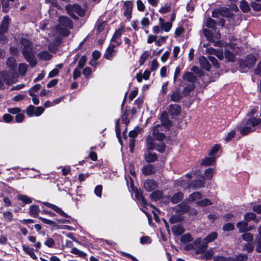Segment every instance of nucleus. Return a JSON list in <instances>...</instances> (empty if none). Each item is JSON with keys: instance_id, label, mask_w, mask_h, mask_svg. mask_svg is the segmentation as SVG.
I'll use <instances>...</instances> for the list:
<instances>
[{"instance_id": "64", "label": "nucleus", "mask_w": 261, "mask_h": 261, "mask_svg": "<svg viewBox=\"0 0 261 261\" xmlns=\"http://www.w3.org/2000/svg\"><path fill=\"white\" fill-rule=\"evenodd\" d=\"M167 38V36H162L158 40H155V44L157 46H161L166 42Z\"/></svg>"}, {"instance_id": "45", "label": "nucleus", "mask_w": 261, "mask_h": 261, "mask_svg": "<svg viewBox=\"0 0 261 261\" xmlns=\"http://www.w3.org/2000/svg\"><path fill=\"white\" fill-rule=\"evenodd\" d=\"M212 201L208 199H204L196 202V204L200 206H205L212 204Z\"/></svg>"}, {"instance_id": "39", "label": "nucleus", "mask_w": 261, "mask_h": 261, "mask_svg": "<svg viewBox=\"0 0 261 261\" xmlns=\"http://www.w3.org/2000/svg\"><path fill=\"white\" fill-rule=\"evenodd\" d=\"M163 192L161 191H155L152 193L150 195L151 198L156 201L162 198Z\"/></svg>"}, {"instance_id": "23", "label": "nucleus", "mask_w": 261, "mask_h": 261, "mask_svg": "<svg viewBox=\"0 0 261 261\" xmlns=\"http://www.w3.org/2000/svg\"><path fill=\"white\" fill-rule=\"evenodd\" d=\"M183 79L185 81L190 83H194L196 80V77L193 73L187 72L184 75Z\"/></svg>"}, {"instance_id": "40", "label": "nucleus", "mask_w": 261, "mask_h": 261, "mask_svg": "<svg viewBox=\"0 0 261 261\" xmlns=\"http://www.w3.org/2000/svg\"><path fill=\"white\" fill-rule=\"evenodd\" d=\"M253 249L254 245L252 242H249L247 244L244 245L242 249L243 251H247L248 253L252 252Z\"/></svg>"}, {"instance_id": "26", "label": "nucleus", "mask_w": 261, "mask_h": 261, "mask_svg": "<svg viewBox=\"0 0 261 261\" xmlns=\"http://www.w3.org/2000/svg\"><path fill=\"white\" fill-rule=\"evenodd\" d=\"M40 211L39 207L36 205H32L29 208V214L33 217H37Z\"/></svg>"}, {"instance_id": "41", "label": "nucleus", "mask_w": 261, "mask_h": 261, "mask_svg": "<svg viewBox=\"0 0 261 261\" xmlns=\"http://www.w3.org/2000/svg\"><path fill=\"white\" fill-rule=\"evenodd\" d=\"M216 24L215 20L211 18H207L205 21V26L210 28L215 29Z\"/></svg>"}, {"instance_id": "2", "label": "nucleus", "mask_w": 261, "mask_h": 261, "mask_svg": "<svg viewBox=\"0 0 261 261\" xmlns=\"http://www.w3.org/2000/svg\"><path fill=\"white\" fill-rule=\"evenodd\" d=\"M20 43L22 45V53L23 57L32 67H34L37 62L33 53V45L31 42L29 40L22 38L20 40Z\"/></svg>"}, {"instance_id": "52", "label": "nucleus", "mask_w": 261, "mask_h": 261, "mask_svg": "<svg viewBox=\"0 0 261 261\" xmlns=\"http://www.w3.org/2000/svg\"><path fill=\"white\" fill-rule=\"evenodd\" d=\"M210 50H211V54L216 55L219 59H223V55L221 51L217 50L213 48H211V49H210Z\"/></svg>"}, {"instance_id": "15", "label": "nucleus", "mask_w": 261, "mask_h": 261, "mask_svg": "<svg viewBox=\"0 0 261 261\" xmlns=\"http://www.w3.org/2000/svg\"><path fill=\"white\" fill-rule=\"evenodd\" d=\"M175 186L176 187H181L185 189L192 187L191 183H190L189 180L183 179L176 180L175 181Z\"/></svg>"}, {"instance_id": "4", "label": "nucleus", "mask_w": 261, "mask_h": 261, "mask_svg": "<svg viewBox=\"0 0 261 261\" xmlns=\"http://www.w3.org/2000/svg\"><path fill=\"white\" fill-rule=\"evenodd\" d=\"M193 241V239L190 233L185 234L181 237L180 241L182 244H185L183 247L184 250H190L196 249L201 243V239L198 238L194 241L189 244V243Z\"/></svg>"}, {"instance_id": "22", "label": "nucleus", "mask_w": 261, "mask_h": 261, "mask_svg": "<svg viewBox=\"0 0 261 261\" xmlns=\"http://www.w3.org/2000/svg\"><path fill=\"white\" fill-rule=\"evenodd\" d=\"M22 249L25 253L30 255V256L33 259L36 260L37 259V257L34 252V249L30 247L28 245H23Z\"/></svg>"}, {"instance_id": "42", "label": "nucleus", "mask_w": 261, "mask_h": 261, "mask_svg": "<svg viewBox=\"0 0 261 261\" xmlns=\"http://www.w3.org/2000/svg\"><path fill=\"white\" fill-rule=\"evenodd\" d=\"M41 86L40 84H36L34 85L29 90V94L31 96L36 95L35 93L41 88Z\"/></svg>"}, {"instance_id": "31", "label": "nucleus", "mask_w": 261, "mask_h": 261, "mask_svg": "<svg viewBox=\"0 0 261 261\" xmlns=\"http://www.w3.org/2000/svg\"><path fill=\"white\" fill-rule=\"evenodd\" d=\"M248 223L245 221H240L237 223V227L239 229L240 232H244L246 231L247 228Z\"/></svg>"}, {"instance_id": "46", "label": "nucleus", "mask_w": 261, "mask_h": 261, "mask_svg": "<svg viewBox=\"0 0 261 261\" xmlns=\"http://www.w3.org/2000/svg\"><path fill=\"white\" fill-rule=\"evenodd\" d=\"M71 252L73 254L77 255L78 256L81 257H84L87 255L86 253H85L84 252L80 250L79 249L75 247H73L72 248Z\"/></svg>"}, {"instance_id": "9", "label": "nucleus", "mask_w": 261, "mask_h": 261, "mask_svg": "<svg viewBox=\"0 0 261 261\" xmlns=\"http://www.w3.org/2000/svg\"><path fill=\"white\" fill-rule=\"evenodd\" d=\"M218 237L216 232H212L204 238L202 242L201 247L205 249L207 247V244L216 240Z\"/></svg>"}, {"instance_id": "25", "label": "nucleus", "mask_w": 261, "mask_h": 261, "mask_svg": "<svg viewBox=\"0 0 261 261\" xmlns=\"http://www.w3.org/2000/svg\"><path fill=\"white\" fill-rule=\"evenodd\" d=\"M214 254L213 249L211 248L204 252L201 255L200 259L207 260L211 259Z\"/></svg>"}, {"instance_id": "60", "label": "nucleus", "mask_w": 261, "mask_h": 261, "mask_svg": "<svg viewBox=\"0 0 261 261\" xmlns=\"http://www.w3.org/2000/svg\"><path fill=\"white\" fill-rule=\"evenodd\" d=\"M182 220V217L180 215H173L170 218V222L171 223H175L179 222Z\"/></svg>"}, {"instance_id": "27", "label": "nucleus", "mask_w": 261, "mask_h": 261, "mask_svg": "<svg viewBox=\"0 0 261 261\" xmlns=\"http://www.w3.org/2000/svg\"><path fill=\"white\" fill-rule=\"evenodd\" d=\"M155 144L154 139L151 137L149 136L147 138L146 145L148 151L149 150L155 149Z\"/></svg>"}, {"instance_id": "48", "label": "nucleus", "mask_w": 261, "mask_h": 261, "mask_svg": "<svg viewBox=\"0 0 261 261\" xmlns=\"http://www.w3.org/2000/svg\"><path fill=\"white\" fill-rule=\"evenodd\" d=\"M240 7L244 12H247L250 10L248 3L245 1H242L241 2Z\"/></svg>"}, {"instance_id": "30", "label": "nucleus", "mask_w": 261, "mask_h": 261, "mask_svg": "<svg viewBox=\"0 0 261 261\" xmlns=\"http://www.w3.org/2000/svg\"><path fill=\"white\" fill-rule=\"evenodd\" d=\"M18 199L24 204H29L32 202V198L27 195L19 194L17 196Z\"/></svg>"}, {"instance_id": "28", "label": "nucleus", "mask_w": 261, "mask_h": 261, "mask_svg": "<svg viewBox=\"0 0 261 261\" xmlns=\"http://www.w3.org/2000/svg\"><path fill=\"white\" fill-rule=\"evenodd\" d=\"M204 178L202 179L195 180L193 182L191 183L192 187H194L196 189H199L204 186Z\"/></svg>"}, {"instance_id": "10", "label": "nucleus", "mask_w": 261, "mask_h": 261, "mask_svg": "<svg viewBox=\"0 0 261 261\" xmlns=\"http://www.w3.org/2000/svg\"><path fill=\"white\" fill-rule=\"evenodd\" d=\"M42 203L44 205H46V206L50 207L51 209H53V210H54L56 213H57L60 216L64 217H66V218L69 217V216L67 214H66L65 212H64L62 210V209L61 208H60L59 207H58V206L54 205L53 204L48 203V202H43Z\"/></svg>"}, {"instance_id": "49", "label": "nucleus", "mask_w": 261, "mask_h": 261, "mask_svg": "<svg viewBox=\"0 0 261 261\" xmlns=\"http://www.w3.org/2000/svg\"><path fill=\"white\" fill-rule=\"evenodd\" d=\"M220 148V145L219 144H216L210 150L209 152V155L212 156H216L215 154L217 153V152L218 151Z\"/></svg>"}, {"instance_id": "36", "label": "nucleus", "mask_w": 261, "mask_h": 261, "mask_svg": "<svg viewBox=\"0 0 261 261\" xmlns=\"http://www.w3.org/2000/svg\"><path fill=\"white\" fill-rule=\"evenodd\" d=\"M215 174V169L214 168H210L205 170L204 172L205 178L206 179H211L212 178L213 175Z\"/></svg>"}, {"instance_id": "35", "label": "nucleus", "mask_w": 261, "mask_h": 261, "mask_svg": "<svg viewBox=\"0 0 261 261\" xmlns=\"http://www.w3.org/2000/svg\"><path fill=\"white\" fill-rule=\"evenodd\" d=\"M38 57L41 60L47 61L51 59V55L47 51H43L38 54Z\"/></svg>"}, {"instance_id": "55", "label": "nucleus", "mask_w": 261, "mask_h": 261, "mask_svg": "<svg viewBox=\"0 0 261 261\" xmlns=\"http://www.w3.org/2000/svg\"><path fill=\"white\" fill-rule=\"evenodd\" d=\"M231 257L217 255L214 257V261H231Z\"/></svg>"}, {"instance_id": "6", "label": "nucleus", "mask_w": 261, "mask_h": 261, "mask_svg": "<svg viewBox=\"0 0 261 261\" xmlns=\"http://www.w3.org/2000/svg\"><path fill=\"white\" fill-rule=\"evenodd\" d=\"M257 57L252 54L248 55L244 61H242L240 64V68L243 69L244 67L250 68L255 64Z\"/></svg>"}, {"instance_id": "12", "label": "nucleus", "mask_w": 261, "mask_h": 261, "mask_svg": "<svg viewBox=\"0 0 261 261\" xmlns=\"http://www.w3.org/2000/svg\"><path fill=\"white\" fill-rule=\"evenodd\" d=\"M157 187V182L152 179H147L144 182V188L147 191L154 190Z\"/></svg>"}, {"instance_id": "63", "label": "nucleus", "mask_w": 261, "mask_h": 261, "mask_svg": "<svg viewBox=\"0 0 261 261\" xmlns=\"http://www.w3.org/2000/svg\"><path fill=\"white\" fill-rule=\"evenodd\" d=\"M44 244L48 247L52 248L54 247L55 242L53 239L49 238L44 242Z\"/></svg>"}, {"instance_id": "18", "label": "nucleus", "mask_w": 261, "mask_h": 261, "mask_svg": "<svg viewBox=\"0 0 261 261\" xmlns=\"http://www.w3.org/2000/svg\"><path fill=\"white\" fill-rule=\"evenodd\" d=\"M175 209L176 212L183 214L188 212L190 209V206L184 202L176 205Z\"/></svg>"}, {"instance_id": "56", "label": "nucleus", "mask_w": 261, "mask_h": 261, "mask_svg": "<svg viewBox=\"0 0 261 261\" xmlns=\"http://www.w3.org/2000/svg\"><path fill=\"white\" fill-rule=\"evenodd\" d=\"M194 88V83L188 84L187 86L184 85V92L185 93H188L191 92Z\"/></svg>"}, {"instance_id": "53", "label": "nucleus", "mask_w": 261, "mask_h": 261, "mask_svg": "<svg viewBox=\"0 0 261 261\" xmlns=\"http://www.w3.org/2000/svg\"><path fill=\"white\" fill-rule=\"evenodd\" d=\"M4 219L8 222H11L13 218V214L9 211L5 212L3 213Z\"/></svg>"}, {"instance_id": "37", "label": "nucleus", "mask_w": 261, "mask_h": 261, "mask_svg": "<svg viewBox=\"0 0 261 261\" xmlns=\"http://www.w3.org/2000/svg\"><path fill=\"white\" fill-rule=\"evenodd\" d=\"M181 95L180 94V92L176 90L173 92L171 96V100L174 102H178L181 99Z\"/></svg>"}, {"instance_id": "44", "label": "nucleus", "mask_w": 261, "mask_h": 261, "mask_svg": "<svg viewBox=\"0 0 261 261\" xmlns=\"http://www.w3.org/2000/svg\"><path fill=\"white\" fill-rule=\"evenodd\" d=\"M7 65L11 69H13L16 67V60L13 57H9L7 60Z\"/></svg>"}, {"instance_id": "7", "label": "nucleus", "mask_w": 261, "mask_h": 261, "mask_svg": "<svg viewBox=\"0 0 261 261\" xmlns=\"http://www.w3.org/2000/svg\"><path fill=\"white\" fill-rule=\"evenodd\" d=\"M160 130H162V125L159 124L154 125L153 128V136L156 140L162 141L165 136L163 133L159 132Z\"/></svg>"}, {"instance_id": "59", "label": "nucleus", "mask_w": 261, "mask_h": 261, "mask_svg": "<svg viewBox=\"0 0 261 261\" xmlns=\"http://www.w3.org/2000/svg\"><path fill=\"white\" fill-rule=\"evenodd\" d=\"M165 144L161 141L159 144H155V149H156L160 152H163L165 151Z\"/></svg>"}, {"instance_id": "3", "label": "nucleus", "mask_w": 261, "mask_h": 261, "mask_svg": "<svg viewBox=\"0 0 261 261\" xmlns=\"http://www.w3.org/2000/svg\"><path fill=\"white\" fill-rule=\"evenodd\" d=\"M59 21L60 25L56 28V32L60 36L67 37L70 34V32L67 29L63 28L61 26L71 29L72 23L69 18L66 16H60L59 18Z\"/></svg>"}, {"instance_id": "54", "label": "nucleus", "mask_w": 261, "mask_h": 261, "mask_svg": "<svg viewBox=\"0 0 261 261\" xmlns=\"http://www.w3.org/2000/svg\"><path fill=\"white\" fill-rule=\"evenodd\" d=\"M20 74L24 75L27 71V65L24 63L20 64L18 67Z\"/></svg>"}, {"instance_id": "32", "label": "nucleus", "mask_w": 261, "mask_h": 261, "mask_svg": "<svg viewBox=\"0 0 261 261\" xmlns=\"http://www.w3.org/2000/svg\"><path fill=\"white\" fill-rule=\"evenodd\" d=\"M172 230L173 233L177 236L181 235L184 232V228L179 225L174 226Z\"/></svg>"}, {"instance_id": "5", "label": "nucleus", "mask_w": 261, "mask_h": 261, "mask_svg": "<svg viewBox=\"0 0 261 261\" xmlns=\"http://www.w3.org/2000/svg\"><path fill=\"white\" fill-rule=\"evenodd\" d=\"M67 13L74 19H77V16L75 13L77 14L80 16H83L84 14V11L83 9L78 5H67L66 7Z\"/></svg>"}, {"instance_id": "33", "label": "nucleus", "mask_w": 261, "mask_h": 261, "mask_svg": "<svg viewBox=\"0 0 261 261\" xmlns=\"http://www.w3.org/2000/svg\"><path fill=\"white\" fill-rule=\"evenodd\" d=\"M145 159L147 162L151 163L154 162L157 159V156L154 153H151L148 151V152L145 155Z\"/></svg>"}, {"instance_id": "8", "label": "nucleus", "mask_w": 261, "mask_h": 261, "mask_svg": "<svg viewBox=\"0 0 261 261\" xmlns=\"http://www.w3.org/2000/svg\"><path fill=\"white\" fill-rule=\"evenodd\" d=\"M115 46H116L114 44H110L104 54V57L106 59L112 60L113 57L115 56L117 52L116 50L114 49Z\"/></svg>"}, {"instance_id": "11", "label": "nucleus", "mask_w": 261, "mask_h": 261, "mask_svg": "<svg viewBox=\"0 0 261 261\" xmlns=\"http://www.w3.org/2000/svg\"><path fill=\"white\" fill-rule=\"evenodd\" d=\"M133 4L130 1L125 2L123 5L124 15L128 19L131 18Z\"/></svg>"}, {"instance_id": "16", "label": "nucleus", "mask_w": 261, "mask_h": 261, "mask_svg": "<svg viewBox=\"0 0 261 261\" xmlns=\"http://www.w3.org/2000/svg\"><path fill=\"white\" fill-rule=\"evenodd\" d=\"M168 111L171 115L177 116L181 112V107L177 104L170 105Z\"/></svg>"}, {"instance_id": "51", "label": "nucleus", "mask_w": 261, "mask_h": 261, "mask_svg": "<svg viewBox=\"0 0 261 261\" xmlns=\"http://www.w3.org/2000/svg\"><path fill=\"white\" fill-rule=\"evenodd\" d=\"M204 35L206 38L207 40L209 41L213 40V35L211 33V31L204 29L203 30Z\"/></svg>"}, {"instance_id": "38", "label": "nucleus", "mask_w": 261, "mask_h": 261, "mask_svg": "<svg viewBox=\"0 0 261 261\" xmlns=\"http://www.w3.org/2000/svg\"><path fill=\"white\" fill-rule=\"evenodd\" d=\"M135 196L138 200L141 201L143 205H145L147 203V202L143 197L141 191L137 190L135 191Z\"/></svg>"}, {"instance_id": "24", "label": "nucleus", "mask_w": 261, "mask_h": 261, "mask_svg": "<svg viewBox=\"0 0 261 261\" xmlns=\"http://www.w3.org/2000/svg\"><path fill=\"white\" fill-rule=\"evenodd\" d=\"M184 198V194L182 193L179 192L174 194L171 197V201L174 203L176 204L180 202Z\"/></svg>"}, {"instance_id": "19", "label": "nucleus", "mask_w": 261, "mask_h": 261, "mask_svg": "<svg viewBox=\"0 0 261 261\" xmlns=\"http://www.w3.org/2000/svg\"><path fill=\"white\" fill-rule=\"evenodd\" d=\"M122 30L119 29L115 31L111 40V42L115 43L116 46H118L121 44V42H118V39L121 36L122 34Z\"/></svg>"}, {"instance_id": "61", "label": "nucleus", "mask_w": 261, "mask_h": 261, "mask_svg": "<svg viewBox=\"0 0 261 261\" xmlns=\"http://www.w3.org/2000/svg\"><path fill=\"white\" fill-rule=\"evenodd\" d=\"M35 107L34 106L30 105L27 109L26 112L29 117H32L34 115Z\"/></svg>"}, {"instance_id": "29", "label": "nucleus", "mask_w": 261, "mask_h": 261, "mask_svg": "<svg viewBox=\"0 0 261 261\" xmlns=\"http://www.w3.org/2000/svg\"><path fill=\"white\" fill-rule=\"evenodd\" d=\"M248 256L247 254L239 253L234 257H231V261H247Z\"/></svg>"}, {"instance_id": "17", "label": "nucleus", "mask_w": 261, "mask_h": 261, "mask_svg": "<svg viewBox=\"0 0 261 261\" xmlns=\"http://www.w3.org/2000/svg\"><path fill=\"white\" fill-rule=\"evenodd\" d=\"M199 62L200 66L201 68L204 69L207 71H209L210 70L211 65L210 64L207 59L205 57H200L199 58Z\"/></svg>"}, {"instance_id": "43", "label": "nucleus", "mask_w": 261, "mask_h": 261, "mask_svg": "<svg viewBox=\"0 0 261 261\" xmlns=\"http://www.w3.org/2000/svg\"><path fill=\"white\" fill-rule=\"evenodd\" d=\"M149 55L150 53L148 51H145L141 55L139 60V64L140 65L144 64L147 59L148 58Z\"/></svg>"}, {"instance_id": "50", "label": "nucleus", "mask_w": 261, "mask_h": 261, "mask_svg": "<svg viewBox=\"0 0 261 261\" xmlns=\"http://www.w3.org/2000/svg\"><path fill=\"white\" fill-rule=\"evenodd\" d=\"M256 219V215L253 213H248L245 215L244 219L248 223V222L255 220Z\"/></svg>"}, {"instance_id": "34", "label": "nucleus", "mask_w": 261, "mask_h": 261, "mask_svg": "<svg viewBox=\"0 0 261 261\" xmlns=\"http://www.w3.org/2000/svg\"><path fill=\"white\" fill-rule=\"evenodd\" d=\"M215 159L216 156H210L208 157H206L202 161L201 164L206 166L211 165L215 162Z\"/></svg>"}, {"instance_id": "58", "label": "nucleus", "mask_w": 261, "mask_h": 261, "mask_svg": "<svg viewBox=\"0 0 261 261\" xmlns=\"http://www.w3.org/2000/svg\"><path fill=\"white\" fill-rule=\"evenodd\" d=\"M9 1H8V0H2L1 1V3L2 5V7H3V11L5 13H7L8 12L9 6V5L8 3Z\"/></svg>"}, {"instance_id": "21", "label": "nucleus", "mask_w": 261, "mask_h": 261, "mask_svg": "<svg viewBox=\"0 0 261 261\" xmlns=\"http://www.w3.org/2000/svg\"><path fill=\"white\" fill-rule=\"evenodd\" d=\"M202 198V194L199 192H195L191 194L186 200L192 202Z\"/></svg>"}, {"instance_id": "1", "label": "nucleus", "mask_w": 261, "mask_h": 261, "mask_svg": "<svg viewBox=\"0 0 261 261\" xmlns=\"http://www.w3.org/2000/svg\"><path fill=\"white\" fill-rule=\"evenodd\" d=\"M261 123V119L251 116L242 121L237 129L240 131L242 135H246L255 130L256 126Z\"/></svg>"}, {"instance_id": "57", "label": "nucleus", "mask_w": 261, "mask_h": 261, "mask_svg": "<svg viewBox=\"0 0 261 261\" xmlns=\"http://www.w3.org/2000/svg\"><path fill=\"white\" fill-rule=\"evenodd\" d=\"M141 129L139 127H136L134 129L131 130L129 133V136L131 138H134L137 136L138 133L140 132Z\"/></svg>"}, {"instance_id": "13", "label": "nucleus", "mask_w": 261, "mask_h": 261, "mask_svg": "<svg viewBox=\"0 0 261 261\" xmlns=\"http://www.w3.org/2000/svg\"><path fill=\"white\" fill-rule=\"evenodd\" d=\"M159 25L163 31L168 32L171 30L172 25L171 22H165L162 17L159 18Z\"/></svg>"}, {"instance_id": "47", "label": "nucleus", "mask_w": 261, "mask_h": 261, "mask_svg": "<svg viewBox=\"0 0 261 261\" xmlns=\"http://www.w3.org/2000/svg\"><path fill=\"white\" fill-rule=\"evenodd\" d=\"M242 239L244 241H247L248 242H252L253 236L251 233L245 232L242 234Z\"/></svg>"}, {"instance_id": "20", "label": "nucleus", "mask_w": 261, "mask_h": 261, "mask_svg": "<svg viewBox=\"0 0 261 261\" xmlns=\"http://www.w3.org/2000/svg\"><path fill=\"white\" fill-rule=\"evenodd\" d=\"M142 173L145 175H149L155 172V168L152 165H147L142 169Z\"/></svg>"}, {"instance_id": "14", "label": "nucleus", "mask_w": 261, "mask_h": 261, "mask_svg": "<svg viewBox=\"0 0 261 261\" xmlns=\"http://www.w3.org/2000/svg\"><path fill=\"white\" fill-rule=\"evenodd\" d=\"M161 121L162 122V126H164L166 128H168L171 126V121L168 119V114L166 112L162 113L160 117Z\"/></svg>"}, {"instance_id": "62", "label": "nucleus", "mask_w": 261, "mask_h": 261, "mask_svg": "<svg viewBox=\"0 0 261 261\" xmlns=\"http://www.w3.org/2000/svg\"><path fill=\"white\" fill-rule=\"evenodd\" d=\"M171 10V6L168 4H165L160 9L159 12L161 13L164 14L169 12Z\"/></svg>"}]
</instances>
